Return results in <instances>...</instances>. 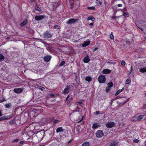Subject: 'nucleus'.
Returning a JSON list of instances; mask_svg holds the SVG:
<instances>
[{
	"label": "nucleus",
	"mask_w": 146,
	"mask_h": 146,
	"mask_svg": "<svg viewBox=\"0 0 146 146\" xmlns=\"http://www.w3.org/2000/svg\"><path fill=\"white\" fill-rule=\"evenodd\" d=\"M52 3H56L57 2H58V5H59L60 4V0H49Z\"/></svg>",
	"instance_id": "nucleus-16"
},
{
	"label": "nucleus",
	"mask_w": 146,
	"mask_h": 146,
	"mask_svg": "<svg viewBox=\"0 0 146 146\" xmlns=\"http://www.w3.org/2000/svg\"><path fill=\"white\" fill-rule=\"evenodd\" d=\"M46 16L45 15H37V21H40L46 18Z\"/></svg>",
	"instance_id": "nucleus-11"
},
{
	"label": "nucleus",
	"mask_w": 146,
	"mask_h": 146,
	"mask_svg": "<svg viewBox=\"0 0 146 146\" xmlns=\"http://www.w3.org/2000/svg\"><path fill=\"white\" fill-rule=\"evenodd\" d=\"M72 86L71 85L66 86V88H65L62 92V94L64 95L66 94L69 93L70 89H71Z\"/></svg>",
	"instance_id": "nucleus-3"
},
{
	"label": "nucleus",
	"mask_w": 146,
	"mask_h": 146,
	"mask_svg": "<svg viewBox=\"0 0 146 146\" xmlns=\"http://www.w3.org/2000/svg\"><path fill=\"white\" fill-rule=\"evenodd\" d=\"M139 140L138 139H135L133 140V142L136 143H138L139 142Z\"/></svg>",
	"instance_id": "nucleus-43"
},
{
	"label": "nucleus",
	"mask_w": 146,
	"mask_h": 146,
	"mask_svg": "<svg viewBox=\"0 0 146 146\" xmlns=\"http://www.w3.org/2000/svg\"><path fill=\"white\" fill-rule=\"evenodd\" d=\"M24 143V142L23 141H21L20 142V144H23Z\"/></svg>",
	"instance_id": "nucleus-64"
},
{
	"label": "nucleus",
	"mask_w": 146,
	"mask_h": 146,
	"mask_svg": "<svg viewBox=\"0 0 146 146\" xmlns=\"http://www.w3.org/2000/svg\"><path fill=\"white\" fill-rule=\"evenodd\" d=\"M50 96L51 97H53L55 96V94H50Z\"/></svg>",
	"instance_id": "nucleus-52"
},
{
	"label": "nucleus",
	"mask_w": 146,
	"mask_h": 146,
	"mask_svg": "<svg viewBox=\"0 0 146 146\" xmlns=\"http://www.w3.org/2000/svg\"><path fill=\"white\" fill-rule=\"evenodd\" d=\"M146 105H145L143 106V109H145L146 108Z\"/></svg>",
	"instance_id": "nucleus-61"
},
{
	"label": "nucleus",
	"mask_w": 146,
	"mask_h": 146,
	"mask_svg": "<svg viewBox=\"0 0 146 146\" xmlns=\"http://www.w3.org/2000/svg\"><path fill=\"white\" fill-rule=\"evenodd\" d=\"M111 63L113 65H115L116 64V62H111Z\"/></svg>",
	"instance_id": "nucleus-59"
},
{
	"label": "nucleus",
	"mask_w": 146,
	"mask_h": 146,
	"mask_svg": "<svg viewBox=\"0 0 146 146\" xmlns=\"http://www.w3.org/2000/svg\"><path fill=\"white\" fill-rule=\"evenodd\" d=\"M123 16L124 17H128L129 16V13L127 12H124L123 14Z\"/></svg>",
	"instance_id": "nucleus-26"
},
{
	"label": "nucleus",
	"mask_w": 146,
	"mask_h": 146,
	"mask_svg": "<svg viewBox=\"0 0 146 146\" xmlns=\"http://www.w3.org/2000/svg\"><path fill=\"white\" fill-rule=\"evenodd\" d=\"M76 111L77 112H79L80 111V108L78 106H77L76 108Z\"/></svg>",
	"instance_id": "nucleus-37"
},
{
	"label": "nucleus",
	"mask_w": 146,
	"mask_h": 146,
	"mask_svg": "<svg viewBox=\"0 0 146 146\" xmlns=\"http://www.w3.org/2000/svg\"><path fill=\"white\" fill-rule=\"evenodd\" d=\"M37 88L40 90L42 91H43L45 89V88L44 87H42L41 86H39L38 87H37Z\"/></svg>",
	"instance_id": "nucleus-30"
},
{
	"label": "nucleus",
	"mask_w": 146,
	"mask_h": 146,
	"mask_svg": "<svg viewBox=\"0 0 146 146\" xmlns=\"http://www.w3.org/2000/svg\"><path fill=\"white\" fill-rule=\"evenodd\" d=\"M70 96L69 95H68L67 97H66V100H67L68 99L70 98Z\"/></svg>",
	"instance_id": "nucleus-58"
},
{
	"label": "nucleus",
	"mask_w": 146,
	"mask_h": 146,
	"mask_svg": "<svg viewBox=\"0 0 146 146\" xmlns=\"http://www.w3.org/2000/svg\"><path fill=\"white\" fill-rule=\"evenodd\" d=\"M12 115H13V114H11L9 116H6V119H9L12 116Z\"/></svg>",
	"instance_id": "nucleus-45"
},
{
	"label": "nucleus",
	"mask_w": 146,
	"mask_h": 146,
	"mask_svg": "<svg viewBox=\"0 0 146 146\" xmlns=\"http://www.w3.org/2000/svg\"><path fill=\"white\" fill-rule=\"evenodd\" d=\"M98 48L97 47L95 48L94 50V51L97 50L98 49Z\"/></svg>",
	"instance_id": "nucleus-62"
},
{
	"label": "nucleus",
	"mask_w": 146,
	"mask_h": 146,
	"mask_svg": "<svg viewBox=\"0 0 146 146\" xmlns=\"http://www.w3.org/2000/svg\"><path fill=\"white\" fill-rule=\"evenodd\" d=\"M37 11H39L41 13L43 12V11L40 8L38 7L37 6Z\"/></svg>",
	"instance_id": "nucleus-38"
},
{
	"label": "nucleus",
	"mask_w": 146,
	"mask_h": 146,
	"mask_svg": "<svg viewBox=\"0 0 146 146\" xmlns=\"http://www.w3.org/2000/svg\"><path fill=\"white\" fill-rule=\"evenodd\" d=\"M73 98L72 96H71L70 98H69L68 100H66L68 104H69L70 102L73 100Z\"/></svg>",
	"instance_id": "nucleus-27"
},
{
	"label": "nucleus",
	"mask_w": 146,
	"mask_h": 146,
	"mask_svg": "<svg viewBox=\"0 0 146 146\" xmlns=\"http://www.w3.org/2000/svg\"><path fill=\"white\" fill-rule=\"evenodd\" d=\"M64 129L62 127H58L56 129V132L58 133L59 132H63L64 131Z\"/></svg>",
	"instance_id": "nucleus-12"
},
{
	"label": "nucleus",
	"mask_w": 146,
	"mask_h": 146,
	"mask_svg": "<svg viewBox=\"0 0 146 146\" xmlns=\"http://www.w3.org/2000/svg\"><path fill=\"white\" fill-rule=\"evenodd\" d=\"M110 39L111 40H113L114 39V36L113 34V32H111V34L110 35Z\"/></svg>",
	"instance_id": "nucleus-31"
},
{
	"label": "nucleus",
	"mask_w": 146,
	"mask_h": 146,
	"mask_svg": "<svg viewBox=\"0 0 146 146\" xmlns=\"http://www.w3.org/2000/svg\"><path fill=\"white\" fill-rule=\"evenodd\" d=\"M110 90V88L108 87H107L106 89V93H108Z\"/></svg>",
	"instance_id": "nucleus-36"
},
{
	"label": "nucleus",
	"mask_w": 146,
	"mask_h": 146,
	"mask_svg": "<svg viewBox=\"0 0 146 146\" xmlns=\"http://www.w3.org/2000/svg\"><path fill=\"white\" fill-rule=\"evenodd\" d=\"M111 72V70L109 69H106L103 70L102 71V73L104 74H110Z\"/></svg>",
	"instance_id": "nucleus-15"
},
{
	"label": "nucleus",
	"mask_w": 146,
	"mask_h": 146,
	"mask_svg": "<svg viewBox=\"0 0 146 146\" xmlns=\"http://www.w3.org/2000/svg\"><path fill=\"white\" fill-rule=\"evenodd\" d=\"M133 67L132 65H131L130 68V74H131L133 71Z\"/></svg>",
	"instance_id": "nucleus-44"
},
{
	"label": "nucleus",
	"mask_w": 146,
	"mask_h": 146,
	"mask_svg": "<svg viewBox=\"0 0 146 146\" xmlns=\"http://www.w3.org/2000/svg\"><path fill=\"white\" fill-rule=\"evenodd\" d=\"M19 139H17L14 140L13 141L14 142H17L18 141Z\"/></svg>",
	"instance_id": "nucleus-57"
},
{
	"label": "nucleus",
	"mask_w": 146,
	"mask_h": 146,
	"mask_svg": "<svg viewBox=\"0 0 146 146\" xmlns=\"http://www.w3.org/2000/svg\"><path fill=\"white\" fill-rule=\"evenodd\" d=\"M77 78H78V76L77 75H76V76H75V81H76V82H77Z\"/></svg>",
	"instance_id": "nucleus-56"
},
{
	"label": "nucleus",
	"mask_w": 146,
	"mask_h": 146,
	"mask_svg": "<svg viewBox=\"0 0 146 146\" xmlns=\"http://www.w3.org/2000/svg\"><path fill=\"white\" fill-rule=\"evenodd\" d=\"M43 109L41 108H37V113L38 114L41 113L43 112Z\"/></svg>",
	"instance_id": "nucleus-28"
},
{
	"label": "nucleus",
	"mask_w": 146,
	"mask_h": 146,
	"mask_svg": "<svg viewBox=\"0 0 146 146\" xmlns=\"http://www.w3.org/2000/svg\"><path fill=\"white\" fill-rule=\"evenodd\" d=\"M135 64L136 68H139V65L140 64L139 62H135Z\"/></svg>",
	"instance_id": "nucleus-40"
},
{
	"label": "nucleus",
	"mask_w": 146,
	"mask_h": 146,
	"mask_svg": "<svg viewBox=\"0 0 146 146\" xmlns=\"http://www.w3.org/2000/svg\"><path fill=\"white\" fill-rule=\"evenodd\" d=\"M124 90V87H123L122 88L121 90H117V91L116 92L115 94V95L116 96L118 95L121 92H122Z\"/></svg>",
	"instance_id": "nucleus-19"
},
{
	"label": "nucleus",
	"mask_w": 146,
	"mask_h": 146,
	"mask_svg": "<svg viewBox=\"0 0 146 146\" xmlns=\"http://www.w3.org/2000/svg\"><path fill=\"white\" fill-rule=\"evenodd\" d=\"M112 18L113 19H116L117 18V17L116 16H115L114 15L112 17Z\"/></svg>",
	"instance_id": "nucleus-51"
},
{
	"label": "nucleus",
	"mask_w": 146,
	"mask_h": 146,
	"mask_svg": "<svg viewBox=\"0 0 146 146\" xmlns=\"http://www.w3.org/2000/svg\"><path fill=\"white\" fill-rule=\"evenodd\" d=\"M44 37L46 38H50L52 36V35L48 31H46L44 32Z\"/></svg>",
	"instance_id": "nucleus-7"
},
{
	"label": "nucleus",
	"mask_w": 146,
	"mask_h": 146,
	"mask_svg": "<svg viewBox=\"0 0 146 146\" xmlns=\"http://www.w3.org/2000/svg\"><path fill=\"white\" fill-rule=\"evenodd\" d=\"M115 124L113 121L108 122L106 125V126L108 128H111L115 125Z\"/></svg>",
	"instance_id": "nucleus-5"
},
{
	"label": "nucleus",
	"mask_w": 146,
	"mask_h": 146,
	"mask_svg": "<svg viewBox=\"0 0 146 146\" xmlns=\"http://www.w3.org/2000/svg\"><path fill=\"white\" fill-rule=\"evenodd\" d=\"M90 43V41L89 40H86L84 41L82 45V46L83 47H86L88 46Z\"/></svg>",
	"instance_id": "nucleus-14"
},
{
	"label": "nucleus",
	"mask_w": 146,
	"mask_h": 146,
	"mask_svg": "<svg viewBox=\"0 0 146 146\" xmlns=\"http://www.w3.org/2000/svg\"><path fill=\"white\" fill-rule=\"evenodd\" d=\"M60 27L58 25H55L54 27V29H58L60 28Z\"/></svg>",
	"instance_id": "nucleus-46"
},
{
	"label": "nucleus",
	"mask_w": 146,
	"mask_h": 146,
	"mask_svg": "<svg viewBox=\"0 0 146 146\" xmlns=\"http://www.w3.org/2000/svg\"><path fill=\"white\" fill-rule=\"evenodd\" d=\"M11 106L9 104H6L5 105V107L7 108H9Z\"/></svg>",
	"instance_id": "nucleus-47"
},
{
	"label": "nucleus",
	"mask_w": 146,
	"mask_h": 146,
	"mask_svg": "<svg viewBox=\"0 0 146 146\" xmlns=\"http://www.w3.org/2000/svg\"><path fill=\"white\" fill-rule=\"evenodd\" d=\"M137 115H135L132 118L131 121H133L134 122L138 121H135V120L137 119Z\"/></svg>",
	"instance_id": "nucleus-25"
},
{
	"label": "nucleus",
	"mask_w": 146,
	"mask_h": 146,
	"mask_svg": "<svg viewBox=\"0 0 146 146\" xmlns=\"http://www.w3.org/2000/svg\"><path fill=\"white\" fill-rule=\"evenodd\" d=\"M97 5L99 6L101 5L102 4V2H101L100 1H99L98 2H97Z\"/></svg>",
	"instance_id": "nucleus-42"
},
{
	"label": "nucleus",
	"mask_w": 146,
	"mask_h": 146,
	"mask_svg": "<svg viewBox=\"0 0 146 146\" xmlns=\"http://www.w3.org/2000/svg\"><path fill=\"white\" fill-rule=\"evenodd\" d=\"M107 85H108V87L111 88V87L113 86V84L112 82H111L108 83Z\"/></svg>",
	"instance_id": "nucleus-29"
},
{
	"label": "nucleus",
	"mask_w": 146,
	"mask_h": 146,
	"mask_svg": "<svg viewBox=\"0 0 146 146\" xmlns=\"http://www.w3.org/2000/svg\"><path fill=\"white\" fill-rule=\"evenodd\" d=\"M131 82V80L130 79H127L126 81V84H129Z\"/></svg>",
	"instance_id": "nucleus-35"
},
{
	"label": "nucleus",
	"mask_w": 146,
	"mask_h": 146,
	"mask_svg": "<svg viewBox=\"0 0 146 146\" xmlns=\"http://www.w3.org/2000/svg\"><path fill=\"white\" fill-rule=\"evenodd\" d=\"M82 146H90V143L88 142H86L83 143Z\"/></svg>",
	"instance_id": "nucleus-23"
},
{
	"label": "nucleus",
	"mask_w": 146,
	"mask_h": 146,
	"mask_svg": "<svg viewBox=\"0 0 146 146\" xmlns=\"http://www.w3.org/2000/svg\"><path fill=\"white\" fill-rule=\"evenodd\" d=\"M92 80V78L90 76H87L86 77L85 80L88 82H90Z\"/></svg>",
	"instance_id": "nucleus-21"
},
{
	"label": "nucleus",
	"mask_w": 146,
	"mask_h": 146,
	"mask_svg": "<svg viewBox=\"0 0 146 146\" xmlns=\"http://www.w3.org/2000/svg\"><path fill=\"white\" fill-rule=\"evenodd\" d=\"M87 20H91L93 22L95 20V19L93 17L91 16L88 17L87 19Z\"/></svg>",
	"instance_id": "nucleus-24"
},
{
	"label": "nucleus",
	"mask_w": 146,
	"mask_h": 146,
	"mask_svg": "<svg viewBox=\"0 0 146 146\" xmlns=\"http://www.w3.org/2000/svg\"><path fill=\"white\" fill-rule=\"evenodd\" d=\"M65 64V62L64 61H62L60 64L59 66H63Z\"/></svg>",
	"instance_id": "nucleus-34"
},
{
	"label": "nucleus",
	"mask_w": 146,
	"mask_h": 146,
	"mask_svg": "<svg viewBox=\"0 0 146 146\" xmlns=\"http://www.w3.org/2000/svg\"><path fill=\"white\" fill-rule=\"evenodd\" d=\"M87 8L90 10H94L95 9V8L93 6L92 7H88Z\"/></svg>",
	"instance_id": "nucleus-33"
},
{
	"label": "nucleus",
	"mask_w": 146,
	"mask_h": 146,
	"mask_svg": "<svg viewBox=\"0 0 146 146\" xmlns=\"http://www.w3.org/2000/svg\"><path fill=\"white\" fill-rule=\"evenodd\" d=\"M51 58V57L50 56L48 55L45 56L43 57L44 60L46 62L49 61Z\"/></svg>",
	"instance_id": "nucleus-9"
},
{
	"label": "nucleus",
	"mask_w": 146,
	"mask_h": 146,
	"mask_svg": "<svg viewBox=\"0 0 146 146\" xmlns=\"http://www.w3.org/2000/svg\"><path fill=\"white\" fill-rule=\"evenodd\" d=\"M60 121L58 120L57 119H54V123L53 125L56 124L60 122Z\"/></svg>",
	"instance_id": "nucleus-32"
},
{
	"label": "nucleus",
	"mask_w": 146,
	"mask_h": 146,
	"mask_svg": "<svg viewBox=\"0 0 146 146\" xmlns=\"http://www.w3.org/2000/svg\"><path fill=\"white\" fill-rule=\"evenodd\" d=\"M111 63H112L111 62L108 61L107 62V63L110 65L111 64H112Z\"/></svg>",
	"instance_id": "nucleus-60"
},
{
	"label": "nucleus",
	"mask_w": 146,
	"mask_h": 146,
	"mask_svg": "<svg viewBox=\"0 0 146 146\" xmlns=\"http://www.w3.org/2000/svg\"><path fill=\"white\" fill-rule=\"evenodd\" d=\"M121 64L123 66H124L125 64V62L124 60H122L121 62Z\"/></svg>",
	"instance_id": "nucleus-39"
},
{
	"label": "nucleus",
	"mask_w": 146,
	"mask_h": 146,
	"mask_svg": "<svg viewBox=\"0 0 146 146\" xmlns=\"http://www.w3.org/2000/svg\"><path fill=\"white\" fill-rule=\"evenodd\" d=\"M99 125L97 123H95L93 124L92 128L93 129H96L99 127Z\"/></svg>",
	"instance_id": "nucleus-17"
},
{
	"label": "nucleus",
	"mask_w": 146,
	"mask_h": 146,
	"mask_svg": "<svg viewBox=\"0 0 146 146\" xmlns=\"http://www.w3.org/2000/svg\"><path fill=\"white\" fill-rule=\"evenodd\" d=\"M70 6L69 7L71 9L73 8L74 5V1L72 0L70 1Z\"/></svg>",
	"instance_id": "nucleus-20"
},
{
	"label": "nucleus",
	"mask_w": 146,
	"mask_h": 146,
	"mask_svg": "<svg viewBox=\"0 0 146 146\" xmlns=\"http://www.w3.org/2000/svg\"><path fill=\"white\" fill-rule=\"evenodd\" d=\"M144 115H141L137 116V119L135 120V121H141L145 119V118H144Z\"/></svg>",
	"instance_id": "nucleus-8"
},
{
	"label": "nucleus",
	"mask_w": 146,
	"mask_h": 146,
	"mask_svg": "<svg viewBox=\"0 0 146 146\" xmlns=\"http://www.w3.org/2000/svg\"><path fill=\"white\" fill-rule=\"evenodd\" d=\"M107 3V2L105 0H104V6L105 7L106 6V5Z\"/></svg>",
	"instance_id": "nucleus-48"
},
{
	"label": "nucleus",
	"mask_w": 146,
	"mask_h": 146,
	"mask_svg": "<svg viewBox=\"0 0 146 146\" xmlns=\"http://www.w3.org/2000/svg\"><path fill=\"white\" fill-rule=\"evenodd\" d=\"M0 119L1 120H3V119H6V116L5 117H2Z\"/></svg>",
	"instance_id": "nucleus-55"
},
{
	"label": "nucleus",
	"mask_w": 146,
	"mask_h": 146,
	"mask_svg": "<svg viewBox=\"0 0 146 146\" xmlns=\"http://www.w3.org/2000/svg\"><path fill=\"white\" fill-rule=\"evenodd\" d=\"M23 90L21 88H17L15 89L13 91L16 93H20Z\"/></svg>",
	"instance_id": "nucleus-13"
},
{
	"label": "nucleus",
	"mask_w": 146,
	"mask_h": 146,
	"mask_svg": "<svg viewBox=\"0 0 146 146\" xmlns=\"http://www.w3.org/2000/svg\"><path fill=\"white\" fill-rule=\"evenodd\" d=\"M78 20L79 19H70L68 21L66 22V24H67L70 25L77 23L78 21Z\"/></svg>",
	"instance_id": "nucleus-2"
},
{
	"label": "nucleus",
	"mask_w": 146,
	"mask_h": 146,
	"mask_svg": "<svg viewBox=\"0 0 146 146\" xmlns=\"http://www.w3.org/2000/svg\"><path fill=\"white\" fill-rule=\"evenodd\" d=\"M14 121L13 120L11 121L10 122V123L11 124H13L14 123Z\"/></svg>",
	"instance_id": "nucleus-50"
},
{
	"label": "nucleus",
	"mask_w": 146,
	"mask_h": 146,
	"mask_svg": "<svg viewBox=\"0 0 146 146\" xmlns=\"http://www.w3.org/2000/svg\"><path fill=\"white\" fill-rule=\"evenodd\" d=\"M44 52V49L42 48L37 47V55L42 56L43 55ZM42 57V56H41Z\"/></svg>",
	"instance_id": "nucleus-6"
},
{
	"label": "nucleus",
	"mask_w": 146,
	"mask_h": 146,
	"mask_svg": "<svg viewBox=\"0 0 146 146\" xmlns=\"http://www.w3.org/2000/svg\"><path fill=\"white\" fill-rule=\"evenodd\" d=\"M98 80L100 83H104L106 82V78L104 75H100L98 78Z\"/></svg>",
	"instance_id": "nucleus-1"
},
{
	"label": "nucleus",
	"mask_w": 146,
	"mask_h": 146,
	"mask_svg": "<svg viewBox=\"0 0 146 146\" xmlns=\"http://www.w3.org/2000/svg\"><path fill=\"white\" fill-rule=\"evenodd\" d=\"M78 103L79 104V105L82 107H83L82 105H81V104L82 103L81 102H78Z\"/></svg>",
	"instance_id": "nucleus-53"
},
{
	"label": "nucleus",
	"mask_w": 146,
	"mask_h": 146,
	"mask_svg": "<svg viewBox=\"0 0 146 146\" xmlns=\"http://www.w3.org/2000/svg\"><path fill=\"white\" fill-rule=\"evenodd\" d=\"M104 135L103 131L101 130H98L96 131V137L97 138H100Z\"/></svg>",
	"instance_id": "nucleus-4"
},
{
	"label": "nucleus",
	"mask_w": 146,
	"mask_h": 146,
	"mask_svg": "<svg viewBox=\"0 0 146 146\" xmlns=\"http://www.w3.org/2000/svg\"><path fill=\"white\" fill-rule=\"evenodd\" d=\"M117 6L118 7H122V5L121 4H117Z\"/></svg>",
	"instance_id": "nucleus-54"
},
{
	"label": "nucleus",
	"mask_w": 146,
	"mask_h": 146,
	"mask_svg": "<svg viewBox=\"0 0 146 146\" xmlns=\"http://www.w3.org/2000/svg\"><path fill=\"white\" fill-rule=\"evenodd\" d=\"M90 61V59L89 56L87 55L86 56L84 57L83 59V62L84 63H88Z\"/></svg>",
	"instance_id": "nucleus-10"
},
{
	"label": "nucleus",
	"mask_w": 146,
	"mask_h": 146,
	"mask_svg": "<svg viewBox=\"0 0 146 146\" xmlns=\"http://www.w3.org/2000/svg\"><path fill=\"white\" fill-rule=\"evenodd\" d=\"M118 142L114 141H113L112 143H111L109 146H116L118 144Z\"/></svg>",
	"instance_id": "nucleus-18"
},
{
	"label": "nucleus",
	"mask_w": 146,
	"mask_h": 146,
	"mask_svg": "<svg viewBox=\"0 0 146 146\" xmlns=\"http://www.w3.org/2000/svg\"><path fill=\"white\" fill-rule=\"evenodd\" d=\"M27 23V20H25L23 21L21 24V27H23Z\"/></svg>",
	"instance_id": "nucleus-22"
},
{
	"label": "nucleus",
	"mask_w": 146,
	"mask_h": 146,
	"mask_svg": "<svg viewBox=\"0 0 146 146\" xmlns=\"http://www.w3.org/2000/svg\"><path fill=\"white\" fill-rule=\"evenodd\" d=\"M90 26H92L94 25V23H92L89 24Z\"/></svg>",
	"instance_id": "nucleus-63"
},
{
	"label": "nucleus",
	"mask_w": 146,
	"mask_h": 146,
	"mask_svg": "<svg viewBox=\"0 0 146 146\" xmlns=\"http://www.w3.org/2000/svg\"><path fill=\"white\" fill-rule=\"evenodd\" d=\"M4 58V57L3 56L0 54V61L2 60Z\"/></svg>",
	"instance_id": "nucleus-41"
},
{
	"label": "nucleus",
	"mask_w": 146,
	"mask_h": 146,
	"mask_svg": "<svg viewBox=\"0 0 146 146\" xmlns=\"http://www.w3.org/2000/svg\"><path fill=\"white\" fill-rule=\"evenodd\" d=\"M95 113L96 115H98L100 113V112L99 111H97L95 112Z\"/></svg>",
	"instance_id": "nucleus-49"
}]
</instances>
